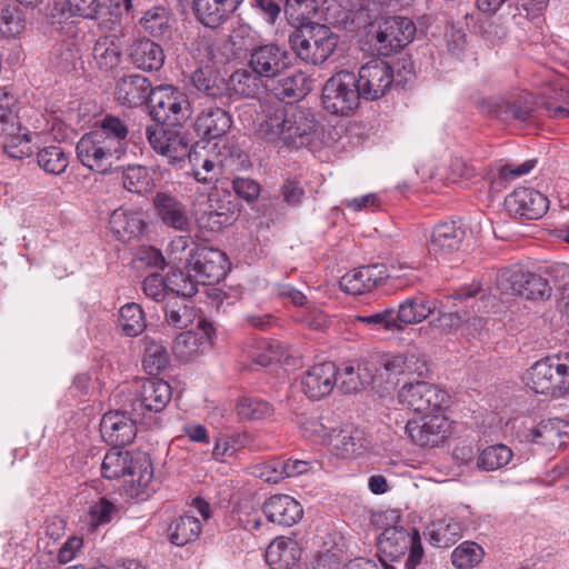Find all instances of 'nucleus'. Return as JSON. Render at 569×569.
Segmentation results:
<instances>
[{
	"label": "nucleus",
	"mask_w": 569,
	"mask_h": 569,
	"mask_svg": "<svg viewBox=\"0 0 569 569\" xmlns=\"http://www.w3.org/2000/svg\"><path fill=\"white\" fill-rule=\"evenodd\" d=\"M254 131L266 141L301 148L311 142L315 123L298 107L277 101L261 106L254 120Z\"/></svg>",
	"instance_id": "obj_1"
},
{
	"label": "nucleus",
	"mask_w": 569,
	"mask_h": 569,
	"mask_svg": "<svg viewBox=\"0 0 569 569\" xmlns=\"http://www.w3.org/2000/svg\"><path fill=\"white\" fill-rule=\"evenodd\" d=\"M128 128L112 116H107L93 130L84 133L76 146L80 163L91 171L107 173L127 149Z\"/></svg>",
	"instance_id": "obj_2"
},
{
	"label": "nucleus",
	"mask_w": 569,
	"mask_h": 569,
	"mask_svg": "<svg viewBox=\"0 0 569 569\" xmlns=\"http://www.w3.org/2000/svg\"><path fill=\"white\" fill-rule=\"evenodd\" d=\"M101 473L110 480L123 479V489L130 498L144 500L153 491V468L146 456L134 458L131 452L114 447L106 453Z\"/></svg>",
	"instance_id": "obj_3"
},
{
	"label": "nucleus",
	"mask_w": 569,
	"mask_h": 569,
	"mask_svg": "<svg viewBox=\"0 0 569 569\" xmlns=\"http://www.w3.org/2000/svg\"><path fill=\"white\" fill-rule=\"evenodd\" d=\"M526 383L536 393L561 398L569 396V352L536 361L526 373Z\"/></svg>",
	"instance_id": "obj_4"
},
{
	"label": "nucleus",
	"mask_w": 569,
	"mask_h": 569,
	"mask_svg": "<svg viewBox=\"0 0 569 569\" xmlns=\"http://www.w3.org/2000/svg\"><path fill=\"white\" fill-rule=\"evenodd\" d=\"M289 44L300 60L316 66L326 62L333 53L338 36L325 24L309 22L290 34Z\"/></svg>",
	"instance_id": "obj_5"
},
{
	"label": "nucleus",
	"mask_w": 569,
	"mask_h": 569,
	"mask_svg": "<svg viewBox=\"0 0 569 569\" xmlns=\"http://www.w3.org/2000/svg\"><path fill=\"white\" fill-rule=\"evenodd\" d=\"M415 34L416 26L410 19L388 17L371 26L368 39L379 54L390 56L409 44Z\"/></svg>",
	"instance_id": "obj_6"
},
{
	"label": "nucleus",
	"mask_w": 569,
	"mask_h": 569,
	"mask_svg": "<svg viewBox=\"0 0 569 569\" xmlns=\"http://www.w3.org/2000/svg\"><path fill=\"white\" fill-rule=\"evenodd\" d=\"M360 98L356 74L348 70L336 72L322 88L323 107L332 114H350L358 108Z\"/></svg>",
	"instance_id": "obj_7"
},
{
	"label": "nucleus",
	"mask_w": 569,
	"mask_h": 569,
	"mask_svg": "<svg viewBox=\"0 0 569 569\" xmlns=\"http://www.w3.org/2000/svg\"><path fill=\"white\" fill-rule=\"evenodd\" d=\"M378 550L387 559L396 561L409 551L405 563L406 569L417 568L423 557V548L419 531L399 527H389L378 539Z\"/></svg>",
	"instance_id": "obj_8"
},
{
	"label": "nucleus",
	"mask_w": 569,
	"mask_h": 569,
	"mask_svg": "<svg viewBox=\"0 0 569 569\" xmlns=\"http://www.w3.org/2000/svg\"><path fill=\"white\" fill-rule=\"evenodd\" d=\"M149 108L158 123L177 126L191 114L187 94L173 86H159L151 91Z\"/></svg>",
	"instance_id": "obj_9"
},
{
	"label": "nucleus",
	"mask_w": 569,
	"mask_h": 569,
	"mask_svg": "<svg viewBox=\"0 0 569 569\" xmlns=\"http://www.w3.org/2000/svg\"><path fill=\"white\" fill-rule=\"evenodd\" d=\"M451 421L437 410L419 419L409 420L405 431L410 440L422 448H436L443 445L451 433Z\"/></svg>",
	"instance_id": "obj_10"
},
{
	"label": "nucleus",
	"mask_w": 569,
	"mask_h": 569,
	"mask_svg": "<svg viewBox=\"0 0 569 569\" xmlns=\"http://www.w3.org/2000/svg\"><path fill=\"white\" fill-rule=\"evenodd\" d=\"M356 80L362 98L373 101L390 90L393 83V70L388 62L373 59L359 68Z\"/></svg>",
	"instance_id": "obj_11"
},
{
	"label": "nucleus",
	"mask_w": 569,
	"mask_h": 569,
	"mask_svg": "<svg viewBox=\"0 0 569 569\" xmlns=\"http://www.w3.org/2000/svg\"><path fill=\"white\" fill-rule=\"evenodd\" d=\"M171 399V387L158 378H149L138 382L136 396L131 402V415L142 419L147 412L162 411Z\"/></svg>",
	"instance_id": "obj_12"
},
{
	"label": "nucleus",
	"mask_w": 569,
	"mask_h": 569,
	"mask_svg": "<svg viewBox=\"0 0 569 569\" xmlns=\"http://www.w3.org/2000/svg\"><path fill=\"white\" fill-rule=\"evenodd\" d=\"M443 393L436 386L417 381L405 383L398 391V402L413 412H435L440 409Z\"/></svg>",
	"instance_id": "obj_13"
},
{
	"label": "nucleus",
	"mask_w": 569,
	"mask_h": 569,
	"mask_svg": "<svg viewBox=\"0 0 569 569\" xmlns=\"http://www.w3.org/2000/svg\"><path fill=\"white\" fill-rule=\"evenodd\" d=\"M146 134L151 148L169 162L181 161L190 153L189 140L179 130L157 124L147 127Z\"/></svg>",
	"instance_id": "obj_14"
},
{
	"label": "nucleus",
	"mask_w": 569,
	"mask_h": 569,
	"mask_svg": "<svg viewBox=\"0 0 569 569\" xmlns=\"http://www.w3.org/2000/svg\"><path fill=\"white\" fill-rule=\"evenodd\" d=\"M226 256L217 249H202L186 259L187 272L197 283L212 284L226 273Z\"/></svg>",
	"instance_id": "obj_15"
},
{
	"label": "nucleus",
	"mask_w": 569,
	"mask_h": 569,
	"mask_svg": "<svg viewBox=\"0 0 569 569\" xmlns=\"http://www.w3.org/2000/svg\"><path fill=\"white\" fill-rule=\"evenodd\" d=\"M198 328L201 331L200 333L186 331L174 339L172 352L181 362L196 360L212 345L213 326L206 320H201L198 323Z\"/></svg>",
	"instance_id": "obj_16"
},
{
	"label": "nucleus",
	"mask_w": 569,
	"mask_h": 569,
	"mask_svg": "<svg viewBox=\"0 0 569 569\" xmlns=\"http://www.w3.org/2000/svg\"><path fill=\"white\" fill-rule=\"evenodd\" d=\"M465 236V230L455 221L440 223L431 233L428 251L437 260L450 261L461 248Z\"/></svg>",
	"instance_id": "obj_17"
},
{
	"label": "nucleus",
	"mask_w": 569,
	"mask_h": 569,
	"mask_svg": "<svg viewBox=\"0 0 569 569\" xmlns=\"http://www.w3.org/2000/svg\"><path fill=\"white\" fill-rule=\"evenodd\" d=\"M250 68L261 78L278 77L289 67L288 52L278 44H263L251 51Z\"/></svg>",
	"instance_id": "obj_18"
},
{
	"label": "nucleus",
	"mask_w": 569,
	"mask_h": 569,
	"mask_svg": "<svg viewBox=\"0 0 569 569\" xmlns=\"http://www.w3.org/2000/svg\"><path fill=\"white\" fill-rule=\"evenodd\" d=\"M507 209L527 219L541 218L549 208L548 198L532 188H517L506 198Z\"/></svg>",
	"instance_id": "obj_19"
},
{
	"label": "nucleus",
	"mask_w": 569,
	"mask_h": 569,
	"mask_svg": "<svg viewBox=\"0 0 569 569\" xmlns=\"http://www.w3.org/2000/svg\"><path fill=\"white\" fill-rule=\"evenodd\" d=\"M389 277L382 264L356 268L343 274L339 281L341 290L357 296L370 292Z\"/></svg>",
	"instance_id": "obj_20"
},
{
	"label": "nucleus",
	"mask_w": 569,
	"mask_h": 569,
	"mask_svg": "<svg viewBox=\"0 0 569 569\" xmlns=\"http://www.w3.org/2000/svg\"><path fill=\"white\" fill-rule=\"evenodd\" d=\"M152 202L156 216L166 227L181 232L190 230L191 219L187 206L178 198L166 192H158Z\"/></svg>",
	"instance_id": "obj_21"
},
{
	"label": "nucleus",
	"mask_w": 569,
	"mask_h": 569,
	"mask_svg": "<svg viewBox=\"0 0 569 569\" xmlns=\"http://www.w3.org/2000/svg\"><path fill=\"white\" fill-rule=\"evenodd\" d=\"M337 375L338 369L333 362L312 366L301 379L303 393L313 400L328 396L337 383Z\"/></svg>",
	"instance_id": "obj_22"
},
{
	"label": "nucleus",
	"mask_w": 569,
	"mask_h": 569,
	"mask_svg": "<svg viewBox=\"0 0 569 569\" xmlns=\"http://www.w3.org/2000/svg\"><path fill=\"white\" fill-rule=\"evenodd\" d=\"M136 416L131 418L124 412L110 411L103 415L100 422L102 438L114 447L126 446L136 437Z\"/></svg>",
	"instance_id": "obj_23"
},
{
	"label": "nucleus",
	"mask_w": 569,
	"mask_h": 569,
	"mask_svg": "<svg viewBox=\"0 0 569 569\" xmlns=\"http://www.w3.org/2000/svg\"><path fill=\"white\" fill-rule=\"evenodd\" d=\"M262 510L267 519L278 526L291 527L303 516L299 501L289 495H273L266 499Z\"/></svg>",
	"instance_id": "obj_24"
},
{
	"label": "nucleus",
	"mask_w": 569,
	"mask_h": 569,
	"mask_svg": "<svg viewBox=\"0 0 569 569\" xmlns=\"http://www.w3.org/2000/svg\"><path fill=\"white\" fill-rule=\"evenodd\" d=\"M522 437L547 447L562 446L569 439V422L560 418L541 420L527 427L522 431Z\"/></svg>",
	"instance_id": "obj_25"
},
{
	"label": "nucleus",
	"mask_w": 569,
	"mask_h": 569,
	"mask_svg": "<svg viewBox=\"0 0 569 569\" xmlns=\"http://www.w3.org/2000/svg\"><path fill=\"white\" fill-rule=\"evenodd\" d=\"M379 367L393 377L415 375L423 377L428 371L425 357L417 352L382 355Z\"/></svg>",
	"instance_id": "obj_26"
},
{
	"label": "nucleus",
	"mask_w": 569,
	"mask_h": 569,
	"mask_svg": "<svg viewBox=\"0 0 569 569\" xmlns=\"http://www.w3.org/2000/svg\"><path fill=\"white\" fill-rule=\"evenodd\" d=\"M142 212L126 207L112 211L109 229L120 241L137 239L144 230Z\"/></svg>",
	"instance_id": "obj_27"
},
{
	"label": "nucleus",
	"mask_w": 569,
	"mask_h": 569,
	"mask_svg": "<svg viewBox=\"0 0 569 569\" xmlns=\"http://www.w3.org/2000/svg\"><path fill=\"white\" fill-rule=\"evenodd\" d=\"M151 91V83L146 77L133 74L117 82L114 96L120 104L136 108L149 102Z\"/></svg>",
	"instance_id": "obj_28"
},
{
	"label": "nucleus",
	"mask_w": 569,
	"mask_h": 569,
	"mask_svg": "<svg viewBox=\"0 0 569 569\" xmlns=\"http://www.w3.org/2000/svg\"><path fill=\"white\" fill-rule=\"evenodd\" d=\"M243 0H194L197 19L208 28L222 24Z\"/></svg>",
	"instance_id": "obj_29"
},
{
	"label": "nucleus",
	"mask_w": 569,
	"mask_h": 569,
	"mask_svg": "<svg viewBox=\"0 0 569 569\" xmlns=\"http://www.w3.org/2000/svg\"><path fill=\"white\" fill-rule=\"evenodd\" d=\"M438 300L426 299L422 297H410L402 301L398 307L396 330H401L403 326L420 323L438 309Z\"/></svg>",
	"instance_id": "obj_30"
},
{
	"label": "nucleus",
	"mask_w": 569,
	"mask_h": 569,
	"mask_svg": "<svg viewBox=\"0 0 569 569\" xmlns=\"http://www.w3.org/2000/svg\"><path fill=\"white\" fill-rule=\"evenodd\" d=\"M229 113L221 108H207L197 117L194 129L198 136L212 140L223 137L231 128Z\"/></svg>",
	"instance_id": "obj_31"
},
{
	"label": "nucleus",
	"mask_w": 569,
	"mask_h": 569,
	"mask_svg": "<svg viewBox=\"0 0 569 569\" xmlns=\"http://www.w3.org/2000/svg\"><path fill=\"white\" fill-rule=\"evenodd\" d=\"M128 54L131 63L143 71L159 70L164 62L162 48L147 38L136 40Z\"/></svg>",
	"instance_id": "obj_32"
},
{
	"label": "nucleus",
	"mask_w": 569,
	"mask_h": 569,
	"mask_svg": "<svg viewBox=\"0 0 569 569\" xmlns=\"http://www.w3.org/2000/svg\"><path fill=\"white\" fill-rule=\"evenodd\" d=\"M266 561L272 569H290L301 557V549L291 538H276L266 550Z\"/></svg>",
	"instance_id": "obj_33"
},
{
	"label": "nucleus",
	"mask_w": 569,
	"mask_h": 569,
	"mask_svg": "<svg viewBox=\"0 0 569 569\" xmlns=\"http://www.w3.org/2000/svg\"><path fill=\"white\" fill-rule=\"evenodd\" d=\"M329 446L341 457L351 458L366 451L370 447V440L365 437L361 430H340L337 428Z\"/></svg>",
	"instance_id": "obj_34"
},
{
	"label": "nucleus",
	"mask_w": 569,
	"mask_h": 569,
	"mask_svg": "<svg viewBox=\"0 0 569 569\" xmlns=\"http://www.w3.org/2000/svg\"><path fill=\"white\" fill-rule=\"evenodd\" d=\"M187 157L192 164V173L198 182L213 183L218 181L223 167L222 159L218 157L210 158L208 153L202 154L198 147L190 149V153Z\"/></svg>",
	"instance_id": "obj_35"
},
{
	"label": "nucleus",
	"mask_w": 569,
	"mask_h": 569,
	"mask_svg": "<svg viewBox=\"0 0 569 569\" xmlns=\"http://www.w3.org/2000/svg\"><path fill=\"white\" fill-rule=\"evenodd\" d=\"M430 545L437 548H448L461 538V525L451 518L431 522L425 531Z\"/></svg>",
	"instance_id": "obj_36"
},
{
	"label": "nucleus",
	"mask_w": 569,
	"mask_h": 569,
	"mask_svg": "<svg viewBox=\"0 0 569 569\" xmlns=\"http://www.w3.org/2000/svg\"><path fill=\"white\" fill-rule=\"evenodd\" d=\"M92 54L99 69L108 71L116 68L121 61V41L119 37L108 34L98 38Z\"/></svg>",
	"instance_id": "obj_37"
},
{
	"label": "nucleus",
	"mask_w": 569,
	"mask_h": 569,
	"mask_svg": "<svg viewBox=\"0 0 569 569\" xmlns=\"http://www.w3.org/2000/svg\"><path fill=\"white\" fill-rule=\"evenodd\" d=\"M228 89L231 94L253 99L257 98L263 89L262 78L253 70H237L229 78Z\"/></svg>",
	"instance_id": "obj_38"
},
{
	"label": "nucleus",
	"mask_w": 569,
	"mask_h": 569,
	"mask_svg": "<svg viewBox=\"0 0 569 569\" xmlns=\"http://www.w3.org/2000/svg\"><path fill=\"white\" fill-rule=\"evenodd\" d=\"M3 150L12 159H22L32 153L31 137L27 130H22L18 122L14 129L2 128Z\"/></svg>",
	"instance_id": "obj_39"
},
{
	"label": "nucleus",
	"mask_w": 569,
	"mask_h": 569,
	"mask_svg": "<svg viewBox=\"0 0 569 569\" xmlns=\"http://www.w3.org/2000/svg\"><path fill=\"white\" fill-rule=\"evenodd\" d=\"M250 442L251 437L247 432H221L214 438L212 458L216 461H223L226 458L234 457L239 450L248 447Z\"/></svg>",
	"instance_id": "obj_40"
},
{
	"label": "nucleus",
	"mask_w": 569,
	"mask_h": 569,
	"mask_svg": "<svg viewBox=\"0 0 569 569\" xmlns=\"http://www.w3.org/2000/svg\"><path fill=\"white\" fill-rule=\"evenodd\" d=\"M202 525L193 516H181L169 527L170 541L176 546H184L194 541L201 533Z\"/></svg>",
	"instance_id": "obj_41"
},
{
	"label": "nucleus",
	"mask_w": 569,
	"mask_h": 569,
	"mask_svg": "<svg viewBox=\"0 0 569 569\" xmlns=\"http://www.w3.org/2000/svg\"><path fill=\"white\" fill-rule=\"evenodd\" d=\"M143 30L153 38H162L171 30V16L163 6L147 10L140 19Z\"/></svg>",
	"instance_id": "obj_42"
},
{
	"label": "nucleus",
	"mask_w": 569,
	"mask_h": 569,
	"mask_svg": "<svg viewBox=\"0 0 569 569\" xmlns=\"http://www.w3.org/2000/svg\"><path fill=\"white\" fill-rule=\"evenodd\" d=\"M482 109L487 112L493 113L503 121H525L531 113L530 108L518 103H509L500 98H489L488 100H483Z\"/></svg>",
	"instance_id": "obj_43"
},
{
	"label": "nucleus",
	"mask_w": 569,
	"mask_h": 569,
	"mask_svg": "<svg viewBox=\"0 0 569 569\" xmlns=\"http://www.w3.org/2000/svg\"><path fill=\"white\" fill-rule=\"evenodd\" d=\"M143 360L142 365L150 375L159 373L169 363V355L167 349L158 341L150 337L142 339Z\"/></svg>",
	"instance_id": "obj_44"
},
{
	"label": "nucleus",
	"mask_w": 569,
	"mask_h": 569,
	"mask_svg": "<svg viewBox=\"0 0 569 569\" xmlns=\"http://www.w3.org/2000/svg\"><path fill=\"white\" fill-rule=\"evenodd\" d=\"M37 161L44 172L59 176L68 168L69 156L60 146H48L39 150Z\"/></svg>",
	"instance_id": "obj_45"
},
{
	"label": "nucleus",
	"mask_w": 569,
	"mask_h": 569,
	"mask_svg": "<svg viewBox=\"0 0 569 569\" xmlns=\"http://www.w3.org/2000/svg\"><path fill=\"white\" fill-rule=\"evenodd\" d=\"M118 325L128 337H137L146 329L144 313L134 302L122 306L119 310Z\"/></svg>",
	"instance_id": "obj_46"
},
{
	"label": "nucleus",
	"mask_w": 569,
	"mask_h": 569,
	"mask_svg": "<svg viewBox=\"0 0 569 569\" xmlns=\"http://www.w3.org/2000/svg\"><path fill=\"white\" fill-rule=\"evenodd\" d=\"M340 388L346 393H353L362 390L373 381V377L367 367L347 365L339 373Z\"/></svg>",
	"instance_id": "obj_47"
},
{
	"label": "nucleus",
	"mask_w": 569,
	"mask_h": 569,
	"mask_svg": "<svg viewBox=\"0 0 569 569\" xmlns=\"http://www.w3.org/2000/svg\"><path fill=\"white\" fill-rule=\"evenodd\" d=\"M527 272L520 266L503 268L497 276L496 284L501 295L519 296L526 282Z\"/></svg>",
	"instance_id": "obj_48"
},
{
	"label": "nucleus",
	"mask_w": 569,
	"mask_h": 569,
	"mask_svg": "<svg viewBox=\"0 0 569 569\" xmlns=\"http://www.w3.org/2000/svg\"><path fill=\"white\" fill-rule=\"evenodd\" d=\"M512 458V451L505 445L485 448L478 457L477 466L485 471H493L506 467Z\"/></svg>",
	"instance_id": "obj_49"
},
{
	"label": "nucleus",
	"mask_w": 569,
	"mask_h": 569,
	"mask_svg": "<svg viewBox=\"0 0 569 569\" xmlns=\"http://www.w3.org/2000/svg\"><path fill=\"white\" fill-rule=\"evenodd\" d=\"M123 187L136 193H146L151 190L153 179L146 167L134 164L122 170Z\"/></svg>",
	"instance_id": "obj_50"
},
{
	"label": "nucleus",
	"mask_w": 569,
	"mask_h": 569,
	"mask_svg": "<svg viewBox=\"0 0 569 569\" xmlns=\"http://www.w3.org/2000/svg\"><path fill=\"white\" fill-rule=\"evenodd\" d=\"M485 556L481 546L472 541L460 543L451 553V562L457 569H472L478 566Z\"/></svg>",
	"instance_id": "obj_51"
},
{
	"label": "nucleus",
	"mask_w": 569,
	"mask_h": 569,
	"mask_svg": "<svg viewBox=\"0 0 569 569\" xmlns=\"http://www.w3.org/2000/svg\"><path fill=\"white\" fill-rule=\"evenodd\" d=\"M237 413L246 420H262L273 415V407L268 401L256 397H242L238 400Z\"/></svg>",
	"instance_id": "obj_52"
},
{
	"label": "nucleus",
	"mask_w": 569,
	"mask_h": 569,
	"mask_svg": "<svg viewBox=\"0 0 569 569\" xmlns=\"http://www.w3.org/2000/svg\"><path fill=\"white\" fill-rule=\"evenodd\" d=\"M301 428L306 437L322 445H330L337 429L332 421L321 417L307 418Z\"/></svg>",
	"instance_id": "obj_53"
},
{
	"label": "nucleus",
	"mask_w": 569,
	"mask_h": 569,
	"mask_svg": "<svg viewBox=\"0 0 569 569\" xmlns=\"http://www.w3.org/2000/svg\"><path fill=\"white\" fill-rule=\"evenodd\" d=\"M276 90L281 99H300L309 92L310 81L303 72L299 71L281 79Z\"/></svg>",
	"instance_id": "obj_54"
},
{
	"label": "nucleus",
	"mask_w": 569,
	"mask_h": 569,
	"mask_svg": "<svg viewBox=\"0 0 569 569\" xmlns=\"http://www.w3.org/2000/svg\"><path fill=\"white\" fill-rule=\"evenodd\" d=\"M393 309L386 308L378 312L361 313L353 317L355 322H360L371 330L391 331L397 328V320L393 319Z\"/></svg>",
	"instance_id": "obj_55"
},
{
	"label": "nucleus",
	"mask_w": 569,
	"mask_h": 569,
	"mask_svg": "<svg viewBox=\"0 0 569 569\" xmlns=\"http://www.w3.org/2000/svg\"><path fill=\"white\" fill-rule=\"evenodd\" d=\"M24 29V19L19 10L11 8L4 1H0V32L3 36L12 37Z\"/></svg>",
	"instance_id": "obj_56"
},
{
	"label": "nucleus",
	"mask_w": 569,
	"mask_h": 569,
	"mask_svg": "<svg viewBox=\"0 0 569 569\" xmlns=\"http://www.w3.org/2000/svg\"><path fill=\"white\" fill-rule=\"evenodd\" d=\"M118 509L110 500L99 498L92 501L88 507L89 525L97 528L101 525L109 523L116 516Z\"/></svg>",
	"instance_id": "obj_57"
},
{
	"label": "nucleus",
	"mask_w": 569,
	"mask_h": 569,
	"mask_svg": "<svg viewBox=\"0 0 569 569\" xmlns=\"http://www.w3.org/2000/svg\"><path fill=\"white\" fill-rule=\"evenodd\" d=\"M552 288L539 274L527 272L526 282L521 292V297L528 300H547L551 297Z\"/></svg>",
	"instance_id": "obj_58"
},
{
	"label": "nucleus",
	"mask_w": 569,
	"mask_h": 569,
	"mask_svg": "<svg viewBox=\"0 0 569 569\" xmlns=\"http://www.w3.org/2000/svg\"><path fill=\"white\" fill-rule=\"evenodd\" d=\"M167 290L177 293L182 297H192L197 292L196 281L190 276V272L186 274L181 270H174L166 277Z\"/></svg>",
	"instance_id": "obj_59"
},
{
	"label": "nucleus",
	"mask_w": 569,
	"mask_h": 569,
	"mask_svg": "<svg viewBox=\"0 0 569 569\" xmlns=\"http://www.w3.org/2000/svg\"><path fill=\"white\" fill-rule=\"evenodd\" d=\"M317 10L316 0H286L284 13L295 24H306Z\"/></svg>",
	"instance_id": "obj_60"
},
{
	"label": "nucleus",
	"mask_w": 569,
	"mask_h": 569,
	"mask_svg": "<svg viewBox=\"0 0 569 569\" xmlns=\"http://www.w3.org/2000/svg\"><path fill=\"white\" fill-rule=\"evenodd\" d=\"M191 81L198 91L209 97H217L222 92V88L217 83V79L212 77L211 72L203 69L196 70L192 73Z\"/></svg>",
	"instance_id": "obj_61"
},
{
	"label": "nucleus",
	"mask_w": 569,
	"mask_h": 569,
	"mask_svg": "<svg viewBox=\"0 0 569 569\" xmlns=\"http://www.w3.org/2000/svg\"><path fill=\"white\" fill-rule=\"evenodd\" d=\"M476 177L475 169L463 159H452L447 179L452 183L462 184Z\"/></svg>",
	"instance_id": "obj_62"
},
{
	"label": "nucleus",
	"mask_w": 569,
	"mask_h": 569,
	"mask_svg": "<svg viewBox=\"0 0 569 569\" xmlns=\"http://www.w3.org/2000/svg\"><path fill=\"white\" fill-rule=\"evenodd\" d=\"M14 104V97L4 88H0V130L6 127L14 129L17 122L12 110Z\"/></svg>",
	"instance_id": "obj_63"
},
{
	"label": "nucleus",
	"mask_w": 569,
	"mask_h": 569,
	"mask_svg": "<svg viewBox=\"0 0 569 569\" xmlns=\"http://www.w3.org/2000/svg\"><path fill=\"white\" fill-rule=\"evenodd\" d=\"M232 189L240 198L247 202H253L258 199L261 188L260 184L253 179L236 178L232 181Z\"/></svg>",
	"instance_id": "obj_64"
}]
</instances>
